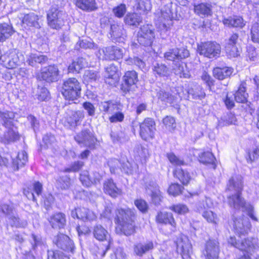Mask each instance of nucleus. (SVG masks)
Masks as SVG:
<instances>
[{
	"mask_svg": "<svg viewBox=\"0 0 259 259\" xmlns=\"http://www.w3.org/2000/svg\"><path fill=\"white\" fill-rule=\"evenodd\" d=\"M135 213L131 209L118 208L115 211L114 221L117 225V231L126 236H130L135 232L134 224Z\"/></svg>",
	"mask_w": 259,
	"mask_h": 259,
	"instance_id": "nucleus-1",
	"label": "nucleus"
},
{
	"mask_svg": "<svg viewBox=\"0 0 259 259\" xmlns=\"http://www.w3.org/2000/svg\"><path fill=\"white\" fill-rule=\"evenodd\" d=\"M243 189V184L241 177L231 178L227 185L226 191L234 194L228 196V203L230 207L235 209H239L245 206V202L241 196Z\"/></svg>",
	"mask_w": 259,
	"mask_h": 259,
	"instance_id": "nucleus-2",
	"label": "nucleus"
},
{
	"mask_svg": "<svg viewBox=\"0 0 259 259\" xmlns=\"http://www.w3.org/2000/svg\"><path fill=\"white\" fill-rule=\"evenodd\" d=\"M15 114L12 112H0V122L8 128V131L5 133L2 141L5 144L14 142L16 135L13 130L15 122Z\"/></svg>",
	"mask_w": 259,
	"mask_h": 259,
	"instance_id": "nucleus-3",
	"label": "nucleus"
},
{
	"mask_svg": "<svg viewBox=\"0 0 259 259\" xmlns=\"http://www.w3.org/2000/svg\"><path fill=\"white\" fill-rule=\"evenodd\" d=\"M81 85L75 78H70L64 81L62 93L65 98L73 101L80 96Z\"/></svg>",
	"mask_w": 259,
	"mask_h": 259,
	"instance_id": "nucleus-4",
	"label": "nucleus"
},
{
	"mask_svg": "<svg viewBox=\"0 0 259 259\" xmlns=\"http://www.w3.org/2000/svg\"><path fill=\"white\" fill-rule=\"evenodd\" d=\"M66 14L56 8H51L47 13L48 26L54 29L59 30L64 25Z\"/></svg>",
	"mask_w": 259,
	"mask_h": 259,
	"instance_id": "nucleus-5",
	"label": "nucleus"
},
{
	"mask_svg": "<svg viewBox=\"0 0 259 259\" xmlns=\"http://www.w3.org/2000/svg\"><path fill=\"white\" fill-rule=\"evenodd\" d=\"M155 38L154 29L149 24H145L140 27L138 32L137 40L143 46H150Z\"/></svg>",
	"mask_w": 259,
	"mask_h": 259,
	"instance_id": "nucleus-6",
	"label": "nucleus"
},
{
	"mask_svg": "<svg viewBox=\"0 0 259 259\" xmlns=\"http://www.w3.org/2000/svg\"><path fill=\"white\" fill-rule=\"evenodd\" d=\"M197 51L201 55L212 58L219 56L221 53V46L216 42L208 41L198 45Z\"/></svg>",
	"mask_w": 259,
	"mask_h": 259,
	"instance_id": "nucleus-7",
	"label": "nucleus"
},
{
	"mask_svg": "<svg viewBox=\"0 0 259 259\" xmlns=\"http://www.w3.org/2000/svg\"><path fill=\"white\" fill-rule=\"evenodd\" d=\"M84 117V114L83 111L67 109L64 116V125L70 128H75L80 124Z\"/></svg>",
	"mask_w": 259,
	"mask_h": 259,
	"instance_id": "nucleus-8",
	"label": "nucleus"
},
{
	"mask_svg": "<svg viewBox=\"0 0 259 259\" xmlns=\"http://www.w3.org/2000/svg\"><path fill=\"white\" fill-rule=\"evenodd\" d=\"M75 141L80 145L94 149L97 139L89 130L84 129L74 137Z\"/></svg>",
	"mask_w": 259,
	"mask_h": 259,
	"instance_id": "nucleus-9",
	"label": "nucleus"
},
{
	"mask_svg": "<svg viewBox=\"0 0 259 259\" xmlns=\"http://www.w3.org/2000/svg\"><path fill=\"white\" fill-rule=\"evenodd\" d=\"M59 73V71L57 66L55 65H51L41 69L38 77L47 82H54L58 80Z\"/></svg>",
	"mask_w": 259,
	"mask_h": 259,
	"instance_id": "nucleus-10",
	"label": "nucleus"
},
{
	"mask_svg": "<svg viewBox=\"0 0 259 259\" xmlns=\"http://www.w3.org/2000/svg\"><path fill=\"white\" fill-rule=\"evenodd\" d=\"M228 241L232 245L242 251H253L258 247L257 240L255 238L245 239L241 242H237L235 238L231 237Z\"/></svg>",
	"mask_w": 259,
	"mask_h": 259,
	"instance_id": "nucleus-11",
	"label": "nucleus"
},
{
	"mask_svg": "<svg viewBox=\"0 0 259 259\" xmlns=\"http://www.w3.org/2000/svg\"><path fill=\"white\" fill-rule=\"evenodd\" d=\"M189 56V51L185 48L170 49L164 54L165 59L173 63L187 58Z\"/></svg>",
	"mask_w": 259,
	"mask_h": 259,
	"instance_id": "nucleus-12",
	"label": "nucleus"
},
{
	"mask_svg": "<svg viewBox=\"0 0 259 259\" xmlns=\"http://www.w3.org/2000/svg\"><path fill=\"white\" fill-rule=\"evenodd\" d=\"M176 243L177 251L181 253L183 258H190L192 247L188 238L185 236H181L177 238Z\"/></svg>",
	"mask_w": 259,
	"mask_h": 259,
	"instance_id": "nucleus-13",
	"label": "nucleus"
},
{
	"mask_svg": "<svg viewBox=\"0 0 259 259\" xmlns=\"http://www.w3.org/2000/svg\"><path fill=\"white\" fill-rule=\"evenodd\" d=\"M155 130L154 121L151 118H147L140 124V136L144 140L153 138Z\"/></svg>",
	"mask_w": 259,
	"mask_h": 259,
	"instance_id": "nucleus-14",
	"label": "nucleus"
},
{
	"mask_svg": "<svg viewBox=\"0 0 259 259\" xmlns=\"http://www.w3.org/2000/svg\"><path fill=\"white\" fill-rule=\"evenodd\" d=\"M71 215L72 218H76L84 222L93 221L97 218L93 211L85 207L74 208L72 210Z\"/></svg>",
	"mask_w": 259,
	"mask_h": 259,
	"instance_id": "nucleus-15",
	"label": "nucleus"
},
{
	"mask_svg": "<svg viewBox=\"0 0 259 259\" xmlns=\"http://www.w3.org/2000/svg\"><path fill=\"white\" fill-rule=\"evenodd\" d=\"M138 75L135 71H128L123 77V83L121 89L124 92H130L138 81Z\"/></svg>",
	"mask_w": 259,
	"mask_h": 259,
	"instance_id": "nucleus-16",
	"label": "nucleus"
},
{
	"mask_svg": "<svg viewBox=\"0 0 259 259\" xmlns=\"http://www.w3.org/2000/svg\"><path fill=\"white\" fill-rule=\"evenodd\" d=\"M220 251L219 242L214 239H209L206 243L203 254L206 259H218Z\"/></svg>",
	"mask_w": 259,
	"mask_h": 259,
	"instance_id": "nucleus-17",
	"label": "nucleus"
},
{
	"mask_svg": "<svg viewBox=\"0 0 259 259\" xmlns=\"http://www.w3.org/2000/svg\"><path fill=\"white\" fill-rule=\"evenodd\" d=\"M54 242L62 250L70 252L72 253H74V243L68 236L64 234L58 235L54 240Z\"/></svg>",
	"mask_w": 259,
	"mask_h": 259,
	"instance_id": "nucleus-18",
	"label": "nucleus"
},
{
	"mask_svg": "<svg viewBox=\"0 0 259 259\" xmlns=\"http://www.w3.org/2000/svg\"><path fill=\"white\" fill-rule=\"evenodd\" d=\"M238 37V34L233 33L227 40L225 45V51L230 57H236L239 55L238 49L236 46Z\"/></svg>",
	"mask_w": 259,
	"mask_h": 259,
	"instance_id": "nucleus-19",
	"label": "nucleus"
},
{
	"mask_svg": "<svg viewBox=\"0 0 259 259\" xmlns=\"http://www.w3.org/2000/svg\"><path fill=\"white\" fill-rule=\"evenodd\" d=\"M110 35L112 40L120 42L126 37V33L123 26L114 24L111 25Z\"/></svg>",
	"mask_w": 259,
	"mask_h": 259,
	"instance_id": "nucleus-20",
	"label": "nucleus"
},
{
	"mask_svg": "<svg viewBox=\"0 0 259 259\" xmlns=\"http://www.w3.org/2000/svg\"><path fill=\"white\" fill-rule=\"evenodd\" d=\"M146 191L147 193L150 194L152 202L155 205L159 204L161 201L162 196L158 185L155 182H151L146 186Z\"/></svg>",
	"mask_w": 259,
	"mask_h": 259,
	"instance_id": "nucleus-21",
	"label": "nucleus"
},
{
	"mask_svg": "<svg viewBox=\"0 0 259 259\" xmlns=\"http://www.w3.org/2000/svg\"><path fill=\"white\" fill-rule=\"evenodd\" d=\"M49 222L54 229L63 228L66 223V216L62 212L56 213L50 217Z\"/></svg>",
	"mask_w": 259,
	"mask_h": 259,
	"instance_id": "nucleus-22",
	"label": "nucleus"
},
{
	"mask_svg": "<svg viewBox=\"0 0 259 259\" xmlns=\"http://www.w3.org/2000/svg\"><path fill=\"white\" fill-rule=\"evenodd\" d=\"M233 222L235 230L238 233L240 234L246 233L251 226L247 218H233Z\"/></svg>",
	"mask_w": 259,
	"mask_h": 259,
	"instance_id": "nucleus-23",
	"label": "nucleus"
},
{
	"mask_svg": "<svg viewBox=\"0 0 259 259\" xmlns=\"http://www.w3.org/2000/svg\"><path fill=\"white\" fill-rule=\"evenodd\" d=\"M118 68L111 64L106 68L105 82L108 84H114L119 79Z\"/></svg>",
	"mask_w": 259,
	"mask_h": 259,
	"instance_id": "nucleus-24",
	"label": "nucleus"
},
{
	"mask_svg": "<svg viewBox=\"0 0 259 259\" xmlns=\"http://www.w3.org/2000/svg\"><path fill=\"white\" fill-rule=\"evenodd\" d=\"M103 189L105 193L113 197H116L121 193V190L116 186L112 179H108L104 182Z\"/></svg>",
	"mask_w": 259,
	"mask_h": 259,
	"instance_id": "nucleus-25",
	"label": "nucleus"
},
{
	"mask_svg": "<svg viewBox=\"0 0 259 259\" xmlns=\"http://www.w3.org/2000/svg\"><path fill=\"white\" fill-rule=\"evenodd\" d=\"M120 103L111 100L102 102L99 104V109L105 113H113L115 111L120 110Z\"/></svg>",
	"mask_w": 259,
	"mask_h": 259,
	"instance_id": "nucleus-26",
	"label": "nucleus"
},
{
	"mask_svg": "<svg viewBox=\"0 0 259 259\" xmlns=\"http://www.w3.org/2000/svg\"><path fill=\"white\" fill-rule=\"evenodd\" d=\"M154 248V243L151 241L144 243H138L134 245V252L138 256H142L143 254L151 251Z\"/></svg>",
	"mask_w": 259,
	"mask_h": 259,
	"instance_id": "nucleus-27",
	"label": "nucleus"
},
{
	"mask_svg": "<svg viewBox=\"0 0 259 259\" xmlns=\"http://www.w3.org/2000/svg\"><path fill=\"white\" fill-rule=\"evenodd\" d=\"M233 72V69L231 67H215L213 69V76L219 80H223L229 77Z\"/></svg>",
	"mask_w": 259,
	"mask_h": 259,
	"instance_id": "nucleus-28",
	"label": "nucleus"
},
{
	"mask_svg": "<svg viewBox=\"0 0 259 259\" xmlns=\"http://www.w3.org/2000/svg\"><path fill=\"white\" fill-rule=\"evenodd\" d=\"M156 221L160 224H169L174 228L176 227V223L170 212H159L156 217Z\"/></svg>",
	"mask_w": 259,
	"mask_h": 259,
	"instance_id": "nucleus-29",
	"label": "nucleus"
},
{
	"mask_svg": "<svg viewBox=\"0 0 259 259\" xmlns=\"http://www.w3.org/2000/svg\"><path fill=\"white\" fill-rule=\"evenodd\" d=\"M156 96L158 100L165 105H167V104H172L174 103L176 100V97L169 92L166 91L163 89H160L157 91Z\"/></svg>",
	"mask_w": 259,
	"mask_h": 259,
	"instance_id": "nucleus-30",
	"label": "nucleus"
},
{
	"mask_svg": "<svg viewBox=\"0 0 259 259\" xmlns=\"http://www.w3.org/2000/svg\"><path fill=\"white\" fill-rule=\"evenodd\" d=\"M171 3H169L163 7L159 12L157 13L159 17V21L163 22L165 25V21H171L172 18V13L171 10Z\"/></svg>",
	"mask_w": 259,
	"mask_h": 259,
	"instance_id": "nucleus-31",
	"label": "nucleus"
},
{
	"mask_svg": "<svg viewBox=\"0 0 259 259\" xmlns=\"http://www.w3.org/2000/svg\"><path fill=\"white\" fill-rule=\"evenodd\" d=\"M142 20L141 16L135 13H128L124 18V22L126 24L135 27H138Z\"/></svg>",
	"mask_w": 259,
	"mask_h": 259,
	"instance_id": "nucleus-32",
	"label": "nucleus"
},
{
	"mask_svg": "<svg viewBox=\"0 0 259 259\" xmlns=\"http://www.w3.org/2000/svg\"><path fill=\"white\" fill-rule=\"evenodd\" d=\"M194 12L200 16H208L212 14L211 5L208 3H201L194 5Z\"/></svg>",
	"mask_w": 259,
	"mask_h": 259,
	"instance_id": "nucleus-33",
	"label": "nucleus"
},
{
	"mask_svg": "<svg viewBox=\"0 0 259 259\" xmlns=\"http://www.w3.org/2000/svg\"><path fill=\"white\" fill-rule=\"evenodd\" d=\"M76 7L85 11H92L96 9L95 0H73Z\"/></svg>",
	"mask_w": 259,
	"mask_h": 259,
	"instance_id": "nucleus-34",
	"label": "nucleus"
},
{
	"mask_svg": "<svg viewBox=\"0 0 259 259\" xmlns=\"http://www.w3.org/2000/svg\"><path fill=\"white\" fill-rule=\"evenodd\" d=\"M184 66L186 67V65L181 60H178L173 63L172 67L176 74L181 77L189 78L190 76V73L185 70Z\"/></svg>",
	"mask_w": 259,
	"mask_h": 259,
	"instance_id": "nucleus-35",
	"label": "nucleus"
},
{
	"mask_svg": "<svg viewBox=\"0 0 259 259\" xmlns=\"http://www.w3.org/2000/svg\"><path fill=\"white\" fill-rule=\"evenodd\" d=\"M93 234L99 241L107 240L110 237L107 231L101 225H97L94 227Z\"/></svg>",
	"mask_w": 259,
	"mask_h": 259,
	"instance_id": "nucleus-36",
	"label": "nucleus"
},
{
	"mask_svg": "<svg viewBox=\"0 0 259 259\" xmlns=\"http://www.w3.org/2000/svg\"><path fill=\"white\" fill-rule=\"evenodd\" d=\"M38 20V16L32 13L25 15L22 20V23L23 25L26 24L27 26H33L39 28L40 25Z\"/></svg>",
	"mask_w": 259,
	"mask_h": 259,
	"instance_id": "nucleus-37",
	"label": "nucleus"
},
{
	"mask_svg": "<svg viewBox=\"0 0 259 259\" xmlns=\"http://www.w3.org/2000/svg\"><path fill=\"white\" fill-rule=\"evenodd\" d=\"M48 57L43 55L32 54L27 58L26 62L29 65L35 66L37 64H44L47 62Z\"/></svg>",
	"mask_w": 259,
	"mask_h": 259,
	"instance_id": "nucleus-38",
	"label": "nucleus"
},
{
	"mask_svg": "<svg viewBox=\"0 0 259 259\" xmlns=\"http://www.w3.org/2000/svg\"><path fill=\"white\" fill-rule=\"evenodd\" d=\"M15 31L11 26L7 23L0 24V42H4L8 39Z\"/></svg>",
	"mask_w": 259,
	"mask_h": 259,
	"instance_id": "nucleus-39",
	"label": "nucleus"
},
{
	"mask_svg": "<svg viewBox=\"0 0 259 259\" xmlns=\"http://www.w3.org/2000/svg\"><path fill=\"white\" fill-rule=\"evenodd\" d=\"M174 175L175 177L178 179L183 185H187L191 180L190 174L187 170L180 167L176 168L174 171Z\"/></svg>",
	"mask_w": 259,
	"mask_h": 259,
	"instance_id": "nucleus-40",
	"label": "nucleus"
},
{
	"mask_svg": "<svg viewBox=\"0 0 259 259\" xmlns=\"http://www.w3.org/2000/svg\"><path fill=\"white\" fill-rule=\"evenodd\" d=\"M108 55L106 57L108 60H112L119 59L122 58L123 49L116 46H110L108 47Z\"/></svg>",
	"mask_w": 259,
	"mask_h": 259,
	"instance_id": "nucleus-41",
	"label": "nucleus"
},
{
	"mask_svg": "<svg viewBox=\"0 0 259 259\" xmlns=\"http://www.w3.org/2000/svg\"><path fill=\"white\" fill-rule=\"evenodd\" d=\"M88 65L85 59L82 57L78 58L74 61L68 67V70L70 72H79V71Z\"/></svg>",
	"mask_w": 259,
	"mask_h": 259,
	"instance_id": "nucleus-42",
	"label": "nucleus"
},
{
	"mask_svg": "<svg viewBox=\"0 0 259 259\" xmlns=\"http://www.w3.org/2000/svg\"><path fill=\"white\" fill-rule=\"evenodd\" d=\"M223 22L225 25L234 27L242 28L245 25L243 18L238 16H234L233 17L225 19L223 20Z\"/></svg>",
	"mask_w": 259,
	"mask_h": 259,
	"instance_id": "nucleus-43",
	"label": "nucleus"
},
{
	"mask_svg": "<svg viewBox=\"0 0 259 259\" xmlns=\"http://www.w3.org/2000/svg\"><path fill=\"white\" fill-rule=\"evenodd\" d=\"M152 69L154 73L160 77L168 76L170 74L169 68L164 64L156 63L154 65Z\"/></svg>",
	"mask_w": 259,
	"mask_h": 259,
	"instance_id": "nucleus-44",
	"label": "nucleus"
},
{
	"mask_svg": "<svg viewBox=\"0 0 259 259\" xmlns=\"http://www.w3.org/2000/svg\"><path fill=\"white\" fill-rule=\"evenodd\" d=\"M14 209V207L12 205H9L7 204H0V217L3 215H7L9 217V219L13 221L11 226H13L15 225L14 217H12L11 215Z\"/></svg>",
	"mask_w": 259,
	"mask_h": 259,
	"instance_id": "nucleus-45",
	"label": "nucleus"
},
{
	"mask_svg": "<svg viewBox=\"0 0 259 259\" xmlns=\"http://www.w3.org/2000/svg\"><path fill=\"white\" fill-rule=\"evenodd\" d=\"M248 94L246 93V87L244 84H241L238 91L234 95V98L237 102L244 103L247 102Z\"/></svg>",
	"mask_w": 259,
	"mask_h": 259,
	"instance_id": "nucleus-46",
	"label": "nucleus"
},
{
	"mask_svg": "<svg viewBox=\"0 0 259 259\" xmlns=\"http://www.w3.org/2000/svg\"><path fill=\"white\" fill-rule=\"evenodd\" d=\"M136 8L145 13L150 11L152 8L151 0H136Z\"/></svg>",
	"mask_w": 259,
	"mask_h": 259,
	"instance_id": "nucleus-47",
	"label": "nucleus"
},
{
	"mask_svg": "<svg viewBox=\"0 0 259 259\" xmlns=\"http://www.w3.org/2000/svg\"><path fill=\"white\" fill-rule=\"evenodd\" d=\"M111 138L113 143H124L127 141L128 139V136L123 132L119 131L118 132H112L111 134Z\"/></svg>",
	"mask_w": 259,
	"mask_h": 259,
	"instance_id": "nucleus-48",
	"label": "nucleus"
},
{
	"mask_svg": "<svg viewBox=\"0 0 259 259\" xmlns=\"http://www.w3.org/2000/svg\"><path fill=\"white\" fill-rule=\"evenodd\" d=\"M215 157L211 152H205L199 155V161L203 164L214 165Z\"/></svg>",
	"mask_w": 259,
	"mask_h": 259,
	"instance_id": "nucleus-49",
	"label": "nucleus"
},
{
	"mask_svg": "<svg viewBox=\"0 0 259 259\" xmlns=\"http://www.w3.org/2000/svg\"><path fill=\"white\" fill-rule=\"evenodd\" d=\"M35 96L40 101H46L49 98V92L46 88L38 86Z\"/></svg>",
	"mask_w": 259,
	"mask_h": 259,
	"instance_id": "nucleus-50",
	"label": "nucleus"
},
{
	"mask_svg": "<svg viewBox=\"0 0 259 259\" xmlns=\"http://www.w3.org/2000/svg\"><path fill=\"white\" fill-rule=\"evenodd\" d=\"M163 123L169 132H172L176 127V122L174 117L171 116H166L162 120Z\"/></svg>",
	"mask_w": 259,
	"mask_h": 259,
	"instance_id": "nucleus-51",
	"label": "nucleus"
},
{
	"mask_svg": "<svg viewBox=\"0 0 259 259\" xmlns=\"http://www.w3.org/2000/svg\"><path fill=\"white\" fill-rule=\"evenodd\" d=\"M100 77L98 72L92 70H86L83 76L84 80L90 82L97 81L100 78Z\"/></svg>",
	"mask_w": 259,
	"mask_h": 259,
	"instance_id": "nucleus-52",
	"label": "nucleus"
},
{
	"mask_svg": "<svg viewBox=\"0 0 259 259\" xmlns=\"http://www.w3.org/2000/svg\"><path fill=\"white\" fill-rule=\"evenodd\" d=\"M213 206V203L210 198L205 197L204 200L199 202L198 204L197 209L199 212H202L203 211L208 210Z\"/></svg>",
	"mask_w": 259,
	"mask_h": 259,
	"instance_id": "nucleus-53",
	"label": "nucleus"
},
{
	"mask_svg": "<svg viewBox=\"0 0 259 259\" xmlns=\"http://www.w3.org/2000/svg\"><path fill=\"white\" fill-rule=\"evenodd\" d=\"M169 209L180 214H185L188 211V208L187 206L183 204H178L171 205L169 207Z\"/></svg>",
	"mask_w": 259,
	"mask_h": 259,
	"instance_id": "nucleus-54",
	"label": "nucleus"
},
{
	"mask_svg": "<svg viewBox=\"0 0 259 259\" xmlns=\"http://www.w3.org/2000/svg\"><path fill=\"white\" fill-rule=\"evenodd\" d=\"M203 217L207 220V222L216 224L218 220L217 215L215 213L212 212L211 210H208L203 211L201 212Z\"/></svg>",
	"mask_w": 259,
	"mask_h": 259,
	"instance_id": "nucleus-55",
	"label": "nucleus"
},
{
	"mask_svg": "<svg viewBox=\"0 0 259 259\" xmlns=\"http://www.w3.org/2000/svg\"><path fill=\"white\" fill-rule=\"evenodd\" d=\"M251 38L255 43L259 44V24L255 23L251 28Z\"/></svg>",
	"mask_w": 259,
	"mask_h": 259,
	"instance_id": "nucleus-56",
	"label": "nucleus"
},
{
	"mask_svg": "<svg viewBox=\"0 0 259 259\" xmlns=\"http://www.w3.org/2000/svg\"><path fill=\"white\" fill-rule=\"evenodd\" d=\"M114 15L118 18H122L126 12V7L125 4H121L113 9Z\"/></svg>",
	"mask_w": 259,
	"mask_h": 259,
	"instance_id": "nucleus-57",
	"label": "nucleus"
},
{
	"mask_svg": "<svg viewBox=\"0 0 259 259\" xmlns=\"http://www.w3.org/2000/svg\"><path fill=\"white\" fill-rule=\"evenodd\" d=\"M28 161V155L25 151H22L17 154V169L22 167Z\"/></svg>",
	"mask_w": 259,
	"mask_h": 259,
	"instance_id": "nucleus-58",
	"label": "nucleus"
},
{
	"mask_svg": "<svg viewBox=\"0 0 259 259\" xmlns=\"http://www.w3.org/2000/svg\"><path fill=\"white\" fill-rule=\"evenodd\" d=\"M30 242L31 248L34 251H35L38 247L41 246L42 244L41 238L38 235L32 234Z\"/></svg>",
	"mask_w": 259,
	"mask_h": 259,
	"instance_id": "nucleus-59",
	"label": "nucleus"
},
{
	"mask_svg": "<svg viewBox=\"0 0 259 259\" xmlns=\"http://www.w3.org/2000/svg\"><path fill=\"white\" fill-rule=\"evenodd\" d=\"M48 259H69L64 255L62 252L60 251L49 250L48 252Z\"/></svg>",
	"mask_w": 259,
	"mask_h": 259,
	"instance_id": "nucleus-60",
	"label": "nucleus"
},
{
	"mask_svg": "<svg viewBox=\"0 0 259 259\" xmlns=\"http://www.w3.org/2000/svg\"><path fill=\"white\" fill-rule=\"evenodd\" d=\"M134 204L142 213H146L148 211L149 206L147 203L144 200L142 199L135 200Z\"/></svg>",
	"mask_w": 259,
	"mask_h": 259,
	"instance_id": "nucleus-61",
	"label": "nucleus"
},
{
	"mask_svg": "<svg viewBox=\"0 0 259 259\" xmlns=\"http://www.w3.org/2000/svg\"><path fill=\"white\" fill-rule=\"evenodd\" d=\"M80 181L83 185L86 187H90L91 184L90 175L88 171H83L80 175Z\"/></svg>",
	"mask_w": 259,
	"mask_h": 259,
	"instance_id": "nucleus-62",
	"label": "nucleus"
},
{
	"mask_svg": "<svg viewBox=\"0 0 259 259\" xmlns=\"http://www.w3.org/2000/svg\"><path fill=\"white\" fill-rule=\"evenodd\" d=\"M183 187L178 184H174L171 185L168 189L169 194L174 196H177L182 193Z\"/></svg>",
	"mask_w": 259,
	"mask_h": 259,
	"instance_id": "nucleus-63",
	"label": "nucleus"
},
{
	"mask_svg": "<svg viewBox=\"0 0 259 259\" xmlns=\"http://www.w3.org/2000/svg\"><path fill=\"white\" fill-rule=\"evenodd\" d=\"M124 118V114L120 111L116 112L109 117V120L111 123L121 122Z\"/></svg>",
	"mask_w": 259,
	"mask_h": 259,
	"instance_id": "nucleus-64",
	"label": "nucleus"
}]
</instances>
